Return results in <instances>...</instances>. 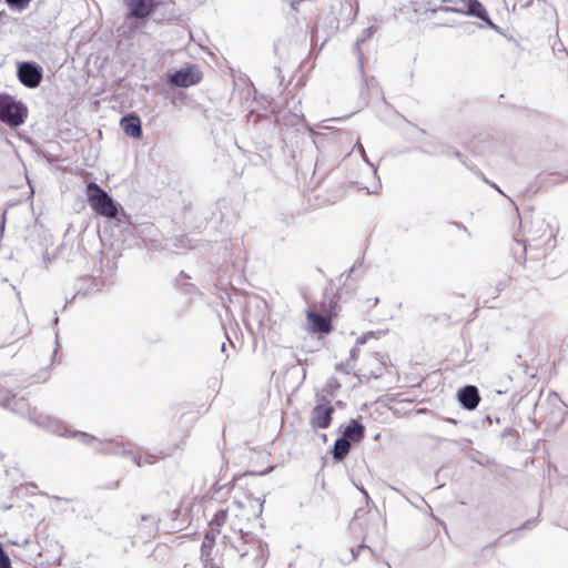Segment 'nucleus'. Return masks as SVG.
<instances>
[{
  "mask_svg": "<svg viewBox=\"0 0 568 568\" xmlns=\"http://www.w3.org/2000/svg\"><path fill=\"white\" fill-rule=\"evenodd\" d=\"M87 197L92 210L102 216L114 219L118 215V207L111 196L97 183L90 182L87 185Z\"/></svg>",
  "mask_w": 568,
  "mask_h": 568,
  "instance_id": "nucleus-1",
  "label": "nucleus"
},
{
  "mask_svg": "<svg viewBox=\"0 0 568 568\" xmlns=\"http://www.w3.org/2000/svg\"><path fill=\"white\" fill-rule=\"evenodd\" d=\"M128 9L126 23L131 31L145 27V19L153 13L154 0H124Z\"/></svg>",
  "mask_w": 568,
  "mask_h": 568,
  "instance_id": "nucleus-2",
  "label": "nucleus"
},
{
  "mask_svg": "<svg viewBox=\"0 0 568 568\" xmlns=\"http://www.w3.org/2000/svg\"><path fill=\"white\" fill-rule=\"evenodd\" d=\"M335 409L333 405L326 400L324 403H317L312 410L310 424L314 429L328 428L333 420V414Z\"/></svg>",
  "mask_w": 568,
  "mask_h": 568,
  "instance_id": "nucleus-3",
  "label": "nucleus"
},
{
  "mask_svg": "<svg viewBox=\"0 0 568 568\" xmlns=\"http://www.w3.org/2000/svg\"><path fill=\"white\" fill-rule=\"evenodd\" d=\"M0 406L17 414H27L30 412L28 400L12 393L9 388L0 386Z\"/></svg>",
  "mask_w": 568,
  "mask_h": 568,
  "instance_id": "nucleus-4",
  "label": "nucleus"
},
{
  "mask_svg": "<svg viewBox=\"0 0 568 568\" xmlns=\"http://www.w3.org/2000/svg\"><path fill=\"white\" fill-rule=\"evenodd\" d=\"M202 72L197 65H187L182 68L170 75V81L181 88H186L200 82Z\"/></svg>",
  "mask_w": 568,
  "mask_h": 568,
  "instance_id": "nucleus-5",
  "label": "nucleus"
},
{
  "mask_svg": "<svg viewBox=\"0 0 568 568\" xmlns=\"http://www.w3.org/2000/svg\"><path fill=\"white\" fill-rule=\"evenodd\" d=\"M336 315L332 312H328L327 315H322L314 311L306 312V318L310 323V331L312 333H322L329 334L333 331L332 317Z\"/></svg>",
  "mask_w": 568,
  "mask_h": 568,
  "instance_id": "nucleus-6",
  "label": "nucleus"
},
{
  "mask_svg": "<svg viewBox=\"0 0 568 568\" xmlns=\"http://www.w3.org/2000/svg\"><path fill=\"white\" fill-rule=\"evenodd\" d=\"M18 77L24 85L36 88L42 79V70L34 63L23 62L18 67Z\"/></svg>",
  "mask_w": 568,
  "mask_h": 568,
  "instance_id": "nucleus-7",
  "label": "nucleus"
},
{
  "mask_svg": "<svg viewBox=\"0 0 568 568\" xmlns=\"http://www.w3.org/2000/svg\"><path fill=\"white\" fill-rule=\"evenodd\" d=\"M28 109H0V121L14 128L23 123Z\"/></svg>",
  "mask_w": 568,
  "mask_h": 568,
  "instance_id": "nucleus-8",
  "label": "nucleus"
},
{
  "mask_svg": "<svg viewBox=\"0 0 568 568\" xmlns=\"http://www.w3.org/2000/svg\"><path fill=\"white\" fill-rule=\"evenodd\" d=\"M123 132L130 138H140L142 134L141 120L135 113L123 116L120 121Z\"/></svg>",
  "mask_w": 568,
  "mask_h": 568,
  "instance_id": "nucleus-9",
  "label": "nucleus"
},
{
  "mask_svg": "<svg viewBox=\"0 0 568 568\" xmlns=\"http://www.w3.org/2000/svg\"><path fill=\"white\" fill-rule=\"evenodd\" d=\"M458 398H459L460 404L466 409H469V410L475 409L480 402L478 389L471 385L465 386L464 388H462L458 393Z\"/></svg>",
  "mask_w": 568,
  "mask_h": 568,
  "instance_id": "nucleus-10",
  "label": "nucleus"
},
{
  "mask_svg": "<svg viewBox=\"0 0 568 568\" xmlns=\"http://www.w3.org/2000/svg\"><path fill=\"white\" fill-rule=\"evenodd\" d=\"M361 98L367 106H379L385 103L382 90L375 84H367L366 90L362 91Z\"/></svg>",
  "mask_w": 568,
  "mask_h": 568,
  "instance_id": "nucleus-11",
  "label": "nucleus"
},
{
  "mask_svg": "<svg viewBox=\"0 0 568 568\" xmlns=\"http://www.w3.org/2000/svg\"><path fill=\"white\" fill-rule=\"evenodd\" d=\"M464 9H456L458 12H464L468 16L477 17L481 20L489 21L486 9L478 0H468L465 2Z\"/></svg>",
  "mask_w": 568,
  "mask_h": 568,
  "instance_id": "nucleus-12",
  "label": "nucleus"
},
{
  "mask_svg": "<svg viewBox=\"0 0 568 568\" xmlns=\"http://www.w3.org/2000/svg\"><path fill=\"white\" fill-rule=\"evenodd\" d=\"M365 436V427L358 423L357 420H351V423L345 427L343 437L348 442H361Z\"/></svg>",
  "mask_w": 568,
  "mask_h": 568,
  "instance_id": "nucleus-13",
  "label": "nucleus"
},
{
  "mask_svg": "<svg viewBox=\"0 0 568 568\" xmlns=\"http://www.w3.org/2000/svg\"><path fill=\"white\" fill-rule=\"evenodd\" d=\"M376 31H377V27L369 26L368 28L363 30L362 36L356 40V42L354 44V52L358 57L361 62L363 60V53L361 51V44L363 42H365L367 39H369Z\"/></svg>",
  "mask_w": 568,
  "mask_h": 568,
  "instance_id": "nucleus-14",
  "label": "nucleus"
},
{
  "mask_svg": "<svg viewBox=\"0 0 568 568\" xmlns=\"http://www.w3.org/2000/svg\"><path fill=\"white\" fill-rule=\"evenodd\" d=\"M351 442L346 438H339L335 442L333 456L336 459H343L349 452Z\"/></svg>",
  "mask_w": 568,
  "mask_h": 568,
  "instance_id": "nucleus-15",
  "label": "nucleus"
},
{
  "mask_svg": "<svg viewBox=\"0 0 568 568\" xmlns=\"http://www.w3.org/2000/svg\"><path fill=\"white\" fill-rule=\"evenodd\" d=\"M226 520H227V510L226 509L219 510L210 521L212 530H214L219 534L220 528L226 523Z\"/></svg>",
  "mask_w": 568,
  "mask_h": 568,
  "instance_id": "nucleus-16",
  "label": "nucleus"
},
{
  "mask_svg": "<svg viewBox=\"0 0 568 568\" xmlns=\"http://www.w3.org/2000/svg\"><path fill=\"white\" fill-rule=\"evenodd\" d=\"M368 338H376L375 333L369 332L367 334L362 335L356 339V346L351 351V359L356 361L359 355V345H363L367 342Z\"/></svg>",
  "mask_w": 568,
  "mask_h": 568,
  "instance_id": "nucleus-17",
  "label": "nucleus"
},
{
  "mask_svg": "<svg viewBox=\"0 0 568 568\" xmlns=\"http://www.w3.org/2000/svg\"><path fill=\"white\" fill-rule=\"evenodd\" d=\"M9 8L14 11H23L32 0H4Z\"/></svg>",
  "mask_w": 568,
  "mask_h": 568,
  "instance_id": "nucleus-18",
  "label": "nucleus"
},
{
  "mask_svg": "<svg viewBox=\"0 0 568 568\" xmlns=\"http://www.w3.org/2000/svg\"><path fill=\"white\" fill-rule=\"evenodd\" d=\"M538 231L541 233V236L546 237V242L549 243L555 241V236L552 234L551 229L548 225H541Z\"/></svg>",
  "mask_w": 568,
  "mask_h": 568,
  "instance_id": "nucleus-19",
  "label": "nucleus"
},
{
  "mask_svg": "<svg viewBox=\"0 0 568 568\" xmlns=\"http://www.w3.org/2000/svg\"><path fill=\"white\" fill-rule=\"evenodd\" d=\"M0 568H11L10 558L0 545Z\"/></svg>",
  "mask_w": 568,
  "mask_h": 568,
  "instance_id": "nucleus-20",
  "label": "nucleus"
},
{
  "mask_svg": "<svg viewBox=\"0 0 568 568\" xmlns=\"http://www.w3.org/2000/svg\"><path fill=\"white\" fill-rule=\"evenodd\" d=\"M0 106H23L21 102L13 100L11 97H6L2 101H0Z\"/></svg>",
  "mask_w": 568,
  "mask_h": 568,
  "instance_id": "nucleus-21",
  "label": "nucleus"
},
{
  "mask_svg": "<svg viewBox=\"0 0 568 568\" xmlns=\"http://www.w3.org/2000/svg\"><path fill=\"white\" fill-rule=\"evenodd\" d=\"M385 367V364L383 362H379V367L376 371H371L367 376H374L377 377L382 374L383 369Z\"/></svg>",
  "mask_w": 568,
  "mask_h": 568,
  "instance_id": "nucleus-22",
  "label": "nucleus"
},
{
  "mask_svg": "<svg viewBox=\"0 0 568 568\" xmlns=\"http://www.w3.org/2000/svg\"><path fill=\"white\" fill-rule=\"evenodd\" d=\"M290 103H292V104H293V106H297L298 104H301V103H302V101H301V100H297V101H294V100H293L292 102L286 101V105H287V106H288V104H290Z\"/></svg>",
  "mask_w": 568,
  "mask_h": 568,
  "instance_id": "nucleus-23",
  "label": "nucleus"
},
{
  "mask_svg": "<svg viewBox=\"0 0 568 568\" xmlns=\"http://www.w3.org/2000/svg\"><path fill=\"white\" fill-rule=\"evenodd\" d=\"M242 92H243V93H245V94L248 97V95H251V93H252V89H251V88H248V87H246L245 89H243V91H242Z\"/></svg>",
  "mask_w": 568,
  "mask_h": 568,
  "instance_id": "nucleus-24",
  "label": "nucleus"
},
{
  "mask_svg": "<svg viewBox=\"0 0 568 568\" xmlns=\"http://www.w3.org/2000/svg\"><path fill=\"white\" fill-rule=\"evenodd\" d=\"M145 463H152L151 460H149V458L146 457L145 460H144V464ZM138 465L139 466H142L143 465V462H142V458L140 457L139 460H138Z\"/></svg>",
  "mask_w": 568,
  "mask_h": 568,
  "instance_id": "nucleus-25",
  "label": "nucleus"
},
{
  "mask_svg": "<svg viewBox=\"0 0 568 568\" xmlns=\"http://www.w3.org/2000/svg\"><path fill=\"white\" fill-rule=\"evenodd\" d=\"M243 475H240V476H234L233 480L234 483H236L237 480H240L242 478Z\"/></svg>",
  "mask_w": 568,
  "mask_h": 568,
  "instance_id": "nucleus-26",
  "label": "nucleus"
},
{
  "mask_svg": "<svg viewBox=\"0 0 568 568\" xmlns=\"http://www.w3.org/2000/svg\"><path fill=\"white\" fill-rule=\"evenodd\" d=\"M211 568H220V567H211Z\"/></svg>",
  "mask_w": 568,
  "mask_h": 568,
  "instance_id": "nucleus-27",
  "label": "nucleus"
}]
</instances>
